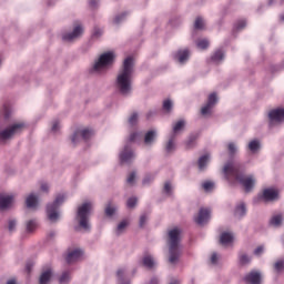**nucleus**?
Wrapping results in <instances>:
<instances>
[{
	"mask_svg": "<svg viewBox=\"0 0 284 284\" xmlns=\"http://www.w3.org/2000/svg\"><path fill=\"white\" fill-rule=\"evenodd\" d=\"M50 278H52V270L48 268L47 271L42 272V274L40 275L39 283L48 284L50 282Z\"/></svg>",
	"mask_w": 284,
	"mask_h": 284,
	"instance_id": "aec40b11",
	"label": "nucleus"
},
{
	"mask_svg": "<svg viewBox=\"0 0 284 284\" xmlns=\"http://www.w3.org/2000/svg\"><path fill=\"white\" fill-rule=\"evenodd\" d=\"M136 179V173H131L128 179H126V183H129L130 185H132V183H134V180Z\"/></svg>",
	"mask_w": 284,
	"mask_h": 284,
	"instance_id": "a18cd8bd",
	"label": "nucleus"
},
{
	"mask_svg": "<svg viewBox=\"0 0 284 284\" xmlns=\"http://www.w3.org/2000/svg\"><path fill=\"white\" fill-rule=\"evenodd\" d=\"M217 101V98H216V93H211L209 95V100H207V103L206 105H204L202 109H201V112L203 115L205 114H210V110H212L213 105L216 103Z\"/></svg>",
	"mask_w": 284,
	"mask_h": 284,
	"instance_id": "dca6fc26",
	"label": "nucleus"
},
{
	"mask_svg": "<svg viewBox=\"0 0 284 284\" xmlns=\"http://www.w3.org/2000/svg\"><path fill=\"white\" fill-rule=\"evenodd\" d=\"M98 3H99V1H97V0H90L89 1L90 8H97Z\"/></svg>",
	"mask_w": 284,
	"mask_h": 284,
	"instance_id": "680f3d73",
	"label": "nucleus"
},
{
	"mask_svg": "<svg viewBox=\"0 0 284 284\" xmlns=\"http://www.w3.org/2000/svg\"><path fill=\"white\" fill-rule=\"evenodd\" d=\"M81 258H83V252L81 251V248L69 251L65 256V261L69 265L72 263H77V261H81Z\"/></svg>",
	"mask_w": 284,
	"mask_h": 284,
	"instance_id": "ddd939ff",
	"label": "nucleus"
},
{
	"mask_svg": "<svg viewBox=\"0 0 284 284\" xmlns=\"http://www.w3.org/2000/svg\"><path fill=\"white\" fill-rule=\"evenodd\" d=\"M181 230L169 231V263H176L181 258Z\"/></svg>",
	"mask_w": 284,
	"mask_h": 284,
	"instance_id": "7ed1b4c3",
	"label": "nucleus"
},
{
	"mask_svg": "<svg viewBox=\"0 0 284 284\" xmlns=\"http://www.w3.org/2000/svg\"><path fill=\"white\" fill-rule=\"evenodd\" d=\"M23 128H26V123L19 122L9 125L6 129H0V141H10L14 134H19L20 132H23Z\"/></svg>",
	"mask_w": 284,
	"mask_h": 284,
	"instance_id": "39448f33",
	"label": "nucleus"
},
{
	"mask_svg": "<svg viewBox=\"0 0 284 284\" xmlns=\"http://www.w3.org/2000/svg\"><path fill=\"white\" fill-rule=\"evenodd\" d=\"M60 284H68L70 283V272H64L59 278Z\"/></svg>",
	"mask_w": 284,
	"mask_h": 284,
	"instance_id": "2f4dec72",
	"label": "nucleus"
},
{
	"mask_svg": "<svg viewBox=\"0 0 284 284\" xmlns=\"http://www.w3.org/2000/svg\"><path fill=\"white\" fill-rule=\"evenodd\" d=\"M125 227H128V221L120 222V224L118 225V232L125 230Z\"/></svg>",
	"mask_w": 284,
	"mask_h": 284,
	"instance_id": "49530a36",
	"label": "nucleus"
},
{
	"mask_svg": "<svg viewBox=\"0 0 284 284\" xmlns=\"http://www.w3.org/2000/svg\"><path fill=\"white\" fill-rule=\"evenodd\" d=\"M230 154H236V145L234 143H229Z\"/></svg>",
	"mask_w": 284,
	"mask_h": 284,
	"instance_id": "09e8293b",
	"label": "nucleus"
},
{
	"mask_svg": "<svg viewBox=\"0 0 284 284\" xmlns=\"http://www.w3.org/2000/svg\"><path fill=\"white\" fill-rule=\"evenodd\" d=\"M125 18V13H123L122 16H118L114 19V23H121V19Z\"/></svg>",
	"mask_w": 284,
	"mask_h": 284,
	"instance_id": "052dcab7",
	"label": "nucleus"
},
{
	"mask_svg": "<svg viewBox=\"0 0 284 284\" xmlns=\"http://www.w3.org/2000/svg\"><path fill=\"white\" fill-rule=\"evenodd\" d=\"M209 162H210V154L202 155L197 161L199 170L201 171L205 170V165H207Z\"/></svg>",
	"mask_w": 284,
	"mask_h": 284,
	"instance_id": "393cba45",
	"label": "nucleus"
},
{
	"mask_svg": "<svg viewBox=\"0 0 284 284\" xmlns=\"http://www.w3.org/2000/svg\"><path fill=\"white\" fill-rule=\"evenodd\" d=\"M154 139H156V131H149L144 135L145 145H152L154 143Z\"/></svg>",
	"mask_w": 284,
	"mask_h": 284,
	"instance_id": "4be33fe9",
	"label": "nucleus"
},
{
	"mask_svg": "<svg viewBox=\"0 0 284 284\" xmlns=\"http://www.w3.org/2000/svg\"><path fill=\"white\" fill-rule=\"evenodd\" d=\"M143 266L152 270V267H154V258H152L150 255H145L143 257Z\"/></svg>",
	"mask_w": 284,
	"mask_h": 284,
	"instance_id": "cd10ccee",
	"label": "nucleus"
},
{
	"mask_svg": "<svg viewBox=\"0 0 284 284\" xmlns=\"http://www.w3.org/2000/svg\"><path fill=\"white\" fill-rule=\"evenodd\" d=\"M150 284H159V280L156 277H153L151 280Z\"/></svg>",
	"mask_w": 284,
	"mask_h": 284,
	"instance_id": "0e129e2a",
	"label": "nucleus"
},
{
	"mask_svg": "<svg viewBox=\"0 0 284 284\" xmlns=\"http://www.w3.org/2000/svg\"><path fill=\"white\" fill-rule=\"evenodd\" d=\"M136 121H139V113H133L129 118V123H130V125H136Z\"/></svg>",
	"mask_w": 284,
	"mask_h": 284,
	"instance_id": "ea45409f",
	"label": "nucleus"
},
{
	"mask_svg": "<svg viewBox=\"0 0 284 284\" xmlns=\"http://www.w3.org/2000/svg\"><path fill=\"white\" fill-rule=\"evenodd\" d=\"M92 211V203L87 202L78 207L77 219L82 230H90V212Z\"/></svg>",
	"mask_w": 284,
	"mask_h": 284,
	"instance_id": "20e7f679",
	"label": "nucleus"
},
{
	"mask_svg": "<svg viewBox=\"0 0 284 284\" xmlns=\"http://www.w3.org/2000/svg\"><path fill=\"white\" fill-rule=\"evenodd\" d=\"M260 148H261V143L257 140H253L248 143V150L251 152H258Z\"/></svg>",
	"mask_w": 284,
	"mask_h": 284,
	"instance_id": "c85d7f7f",
	"label": "nucleus"
},
{
	"mask_svg": "<svg viewBox=\"0 0 284 284\" xmlns=\"http://www.w3.org/2000/svg\"><path fill=\"white\" fill-rule=\"evenodd\" d=\"M219 261V255L216 254V253H213L212 255H211V263L213 264V265H216V262Z\"/></svg>",
	"mask_w": 284,
	"mask_h": 284,
	"instance_id": "603ef678",
	"label": "nucleus"
},
{
	"mask_svg": "<svg viewBox=\"0 0 284 284\" xmlns=\"http://www.w3.org/2000/svg\"><path fill=\"white\" fill-rule=\"evenodd\" d=\"M258 201H264V202H268V201H276V199H278V191L274 190V189H265L263 191V193L261 195H258Z\"/></svg>",
	"mask_w": 284,
	"mask_h": 284,
	"instance_id": "9b49d317",
	"label": "nucleus"
},
{
	"mask_svg": "<svg viewBox=\"0 0 284 284\" xmlns=\"http://www.w3.org/2000/svg\"><path fill=\"white\" fill-rule=\"evenodd\" d=\"M245 26H246L245 20H241L236 24V30H243V28H245Z\"/></svg>",
	"mask_w": 284,
	"mask_h": 284,
	"instance_id": "8fccbe9b",
	"label": "nucleus"
},
{
	"mask_svg": "<svg viewBox=\"0 0 284 284\" xmlns=\"http://www.w3.org/2000/svg\"><path fill=\"white\" fill-rule=\"evenodd\" d=\"M222 59H225V53L221 49H217L211 57V61L214 63H221Z\"/></svg>",
	"mask_w": 284,
	"mask_h": 284,
	"instance_id": "412c9836",
	"label": "nucleus"
},
{
	"mask_svg": "<svg viewBox=\"0 0 284 284\" xmlns=\"http://www.w3.org/2000/svg\"><path fill=\"white\" fill-rule=\"evenodd\" d=\"M136 136H139V133H136V132L131 133L130 136H129V141L131 143L136 141Z\"/></svg>",
	"mask_w": 284,
	"mask_h": 284,
	"instance_id": "6e6d98bb",
	"label": "nucleus"
},
{
	"mask_svg": "<svg viewBox=\"0 0 284 284\" xmlns=\"http://www.w3.org/2000/svg\"><path fill=\"white\" fill-rule=\"evenodd\" d=\"M133 159L134 152H132V149L129 145L124 146L123 151L120 153L121 163H130Z\"/></svg>",
	"mask_w": 284,
	"mask_h": 284,
	"instance_id": "2eb2a0df",
	"label": "nucleus"
},
{
	"mask_svg": "<svg viewBox=\"0 0 284 284\" xmlns=\"http://www.w3.org/2000/svg\"><path fill=\"white\" fill-rule=\"evenodd\" d=\"M17 227V221L16 220H9L8 230L9 232H12Z\"/></svg>",
	"mask_w": 284,
	"mask_h": 284,
	"instance_id": "c03bdc74",
	"label": "nucleus"
},
{
	"mask_svg": "<svg viewBox=\"0 0 284 284\" xmlns=\"http://www.w3.org/2000/svg\"><path fill=\"white\" fill-rule=\"evenodd\" d=\"M12 203H14V195L10 194H0V211L3 212L6 210H10L12 207Z\"/></svg>",
	"mask_w": 284,
	"mask_h": 284,
	"instance_id": "1a4fd4ad",
	"label": "nucleus"
},
{
	"mask_svg": "<svg viewBox=\"0 0 284 284\" xmlns=\"http://www.w3.org/2000/svg\"><path fill=\"white\" fill-rule=\"evenodd\" d=\"M268 119L271 123H282V121H284V109H275L270 111Z\"/></svg>",
	"mask_w": 284,
	"mask_h": 284,
	"instance_id": "4468645a",
	"label": "nucleus"
},
{
	"mask_svg": "<svg viewBox=\"0 0 284 284\" xmlns=\"http://www.w3.org/2000/svg\"><path fill=\"white\" fill-rule=\"evenodd\" d=\"M63 201H65V197L63 195H58L53 203L48 204L47 214L50 221L59 220V212H57V210H59V206L61 203H63Z\"/></svg>",
	"mask_w": 284,
	"mask_h": 284,
	"instance_id": "0eeeda50",
	"label": "nucleus"
},
{
	"mask_svg": "<svg viewBox=\"0 0 284 284\" xmlns=\"http://www.w3.org/2000/svg\"><path fill=\"white\" fill-rule=\"evenodd\" d=\"M197 48H200V50H207V48H210V41L206 39L199 40Z\"/></svg>",
	"mask_w": 284,
	"mask_h": 284,
	"instance_id": "473e14b6",
	"label": "nucleus"
},
{
	"mask_svg": "<svg viewBox=\"0 0 284 284\" xmlns=\"http://www.w3.org/2000/svg\"><path fill=\"white\" fill-rule=\"evenodd\" d=\"M32 270V265L27 264V271L30 272Z\"/></svg>",
	"mask_w": 284,
	"mask_h": 284,
	"instance_id": "338daca9",
	"label": "nucleus"
},
{
	"mask_svg": "<svg viewBox=\"0 0 284 284\" xmlns=\"http://www.w3.org/2000/svg\"><path fill=\"white\" fill-rule=\"evenodd\" d=\"M145 221H148V215H141L140 216V227H143V225H145Z\"/></svg>",
	"mask_w": 284,
	"mask_h": 284,
	"instance_id": "864d4df0",
	"label": "nucleus"
},
{
	"mask_svg": "<svg viewBox=\"0 0 284 284\" xmlns=\"http://www.w3.org/2000/svg\"><path fill=\"white\" fill-rule=\"evenodd\" d=\"M83 34V27L79 23L74 24L73 31L71 33H65L62 36L63 41H74V39H79Z\"/></svg>",
	"mask_w": 284,
	"mask_h": 284,
	"instance_id": "9d476101",
	"label": "nucleus"
},
{
	"mask_svg": "<svg viewBox=\"0 0 284 284\" xmlns=\"http://www.w3.org/2000/svg\"><path fill=\"white\" fill-rule=\"evenodd\" d=\"M274 270L277 274H281L284 272V260H278L274 264Z\"/></svg>",
	"mask_w": 284,
	"mask_h": 284,
	"instance_id": "c756f323",
	"label": "nucleus"
},
{
	"mask_svg": "<svg viewBox=\"0 0 284 284\" xmlns=\"http://www.w3.org/2000/svg\"><path fill=\"white\" fill-rule=\"evenodd\" d=\"M245 281L250 284H261V273L252 271L245 276Z\"/></svg>",
	"mask_w": 284,
	"mask_h": 284,
	"instance_id": "f3484780",
	"label": "nucleus"
},
{
	"mask_svg": "<svg viewBox=\"0 0 284 284\" xmlns=\"http://www.w3.org/2000/svg\"><path fill=\"white\" fill-rule=\"evenodd\" d=\"M164 192L170 194L172 192V184L170 182H165L164 184Z\"/></svg>",
	"mask_w": 284,
	"mask_h": 284,
	"instance_id": "de8ad7c7",
	"label": "nucleus"
},
{
	"mask_svg": "<svg viewBox=\"0 0 284 284\" xmlns=\"http://www.w3.org/2000/svg\"><path fill=\"white\" fill-rule=\"evenodd\" d=\"M92 134H94V133L90 129L78 130L74 132L71 141L74 145H77V143H79V141H81V139L83 141H88V139H90L92 136Z\"/></svg>",
	"mask_w": 284,
	"mask_h": 284,
	"instance_id": "6e6552de",
	"label": "nucleus"
},
{
	"mask_svg": "<svg viewBox=\"0 0 284 284\" xmlns=\"http://www.w3.org/2000/svg\"><path fill=\"white\" fill-rule=\"evenodd\" d=\"M175 59H178L179 63H185L190 59V50L184 49L180 50L175 54Z\"/></svg>",
	"mask_w": 284,
	"mask_h": 284,
	"instance_id": "6ab92c4d",
	"label": "nucleus"
},
{
	"mask_svg": "<svg viewBox=\"0 0 284 284\" xmlns=\"http://www.w3.org/2000/svg\"><path fill=\"white\" fill-rule=\"evenodd\" d=\"M234 242V235L230 232H224L220 236V243L221 245H230Z\"/></svg>",
	"mask_w": 284,
	"mask_h": 284,
	"instance_id": "a211bd4d",
	"label": "nucleus"
},
{
	"mask_svg": "<svg viewBox=\"0 0 284 284\" xmlns=\"http://www.w3.org/2000/svg\"><path fill=\"white\" fill-rule=\"evenodd\" d=\"M210 214H212L210 209H200L197 216L194 219L195 223H197V225H205V223L210 221Z\"/></svg>",
	"mask_w": 284,
	"mask_h": 284,
	"instance_id": "f8f14e48",
	"label": "nucleus"
},
{
	"mask_svg": "<svg viewBox=\"0 0 284 284\" xmlns=\"http://www.w3.org/2000/svg\"><path fill=\"white\" fill-rule=\"evenodd\" d=\"M271 225H274V227H278L283 223V215L277 214L273 215L270 220Z\"/></svg>",
	"mask_w": 284,
	"mask_h": 284,
	"instance_id": "a878e982",
	"label": "nucleus"
},
{
	"mask_svg": "<svg viewBox=\"0 0 284 284\" xmlns=\"http://www.w3.org/2000/svg\"><path fill=\"white\" fill-rule=\"evenodd\" d=\"M250 261H252V258H250V256H247V254L240 255L241 265H247V263H250Z\"/></svg>",
	"mask_w": 284,
	"mask_h": 284,
	"instance_id": "e433bc0d",
	"label": "nucleus"
},
{
	"mask_svg": "<svg viewBox=\"0 0 284 284\" xmlns=\"http://www.w3.org/2000/svg\"><path fill=\"white\" fill-rule=\"evenodd\" d=\"M49 189L50 187L48 186V183H45V182L41 183V186H40L41 192H48Z\"/></svg>",
	"mask_w": 284,
	"mask_h": 284,
	"instance_id": "4d7b16f0",
	"label": "nucleus"
},
{
	"mask_svg": "<svg viewBox=\"0 0 284 284\" xmlns=\"http://www.w3.org/2000/svg\"><path fill=\"white\" fill-rule=\"evenodd\" d=\"M123 274H125V271H123V270H118L116 276H118V278H119V281H120V284H129V283H124V282H123Z\"/></svg>",
	"mask_w": 284,
	"mask_h": 284,
	"instance_id": "37998d69",
	"label": "nucleus"
},
{
	"mask_svg": "<svg viewBox=\"0 0 284 284\" xmlns=\"http://www.w3.org/2000/svg\"><path fill=\"white\" fill-rule=\"evenodd\" d=\"M245 212H246L245 203H241L235 209L236 216H245Z\"/></svg>",
	"mask_w": 284,
	"mask_h": 284,
	"instance_id": "7c9ffc66",
	"label": "nucleus"
},
{
	"mask_svg": "<svg viewBox=\"0 0 284 284\" xmlns=\"http://www.w3.org/2000/svg\"><path fill=\"white\" fill-rule=\"evenodd\" d=\"M183 128H185L184 120H180V121L175 122L173 125V134H179L181 132V130H183Z\"/></svg>",
	"mask_w": 284,
	"mask_h": 284,
	"instance_id": "bb28decb",
	"label": "nucleus"
},
{
	"mask_svg": "<svg viewBox=\"0 0 284 284\" xmlns=\"http://www.w3.org/2000/svg\"><path fill=\"white\" fill-rule=\"evenodd\" d=\"M114 63V52L102 53L93 65L94 72H103L109 65Z\"/></svg>",
	"mask_w": 284,
	"mask_h": 284,
	"instance_id": "423d86ee",
	"label": "nucleus"
},
{
	"mask_svg": "<svg viewBox=\"0 0 284 284\" xmlns=\"http://www.w3.org/2000/svg\"><path fill=\"white\" fill-rule=\"evenodd\" d=\"M26 203H27V207H37L39 200H38L37 195L30 194L27 197Z\"/></svg>",
	"mask_w": 284,
	"mask_h": 284,
	"instance_id": "b1692460",
	"label": "nucleus"
},
{
	"mask_svg": "<svg viewBox=\"0 0 284 284\" xmlns=\"http://www.w3.org/2000/svg\"><path fill=\"white\" fill-rule=\"evenodd\" d=\"M134 72V59L129 57L124 60L122 69L116 78V88L120 94L126 95L132 91V73Z\"/></svg>",
	"mask_w": 284,
	"mask_h": 284,
	"instance_id": "f03ea898",
	"label": "nucleus"
},
{
	"mask_svg": "<svg viewBox=\"0 0 284 284\" xmlns=\"http://www.w3.org/2000/svg\"><path fill=\"white\" fill-rule=\"evenodd\" d=\"M163 110H164V112H170L172 110V101L171 100L163 101Z\"/></svg>",
	"mask_w": 284,
	"mask_h": 284,
	"instance_id": "58836bf2",
	"label": "nucleus"
},
{
	"mask_svg": "<svg viewBox=\"0 0 284 284\" xmlns=\"http://www.w3.org/2000/svg\"><path fill=\"white\" fill-rule=\"evenodd\" d=\"M174 150H175L174 139H171V140H169V142L166 143L165 151H166L168 153H170V152H174Z\"/></svg>",
	"mask_w": 284,
	"mask_h": 284,
	"instance_id": "f704fd0d",
	"label": "nucleus"
},
{
	"mask_svg": "<svg viewBox=\"0 0 284 284\" xmlns=\"http://www.w3.org/2000/svg\"><path fill=\"white\" fill-rule=\"evenodd\" d=\"M7 284H17V281H16V280H9V281L7 282Z\"/></svg>",
	"mask_w": 284,
	"mask_h": 284,
	"instance_id": "69168bd1",
	"label": "nucleus"
},
{
	"mask_svg": "<svg viewBox=\"0 0 284 284\" xmlns=\"http://www.w3.org/2000/svg\"><path fill=\"white\" fill-rule=\"evenodd\" d=\"M151 116H152V112H149V113L146 114V118L150 119Z\"/></svg>",
	"mask_w": 284,
	"mask_h": 284,
	"instance_id": "774afa93",
	"label": "nucleus"
},
{
	"mask_svg": "<svg viewBox=\"0 0 284 284\" xmlns=\"http://www.w3.org/2000/svg\"><path fill=\"white\" fill-rule=\"evenodd\" d=\"M203 190H205V192H210L211 190H214V183L206 181L202 184Z\"/></svg>",
	"mask_w": 284,
	"mask_h": 284,
	"instance_id": "c9c22d12",
	"label": "nucleus"
},
{
	"mask_svg": "<svg viewBox=\"0 0 284 284\" xmlns=\"http://www.w3.org/2000/svg\"><path fill=\"white\" fill-rule=\"evenodd\" d=\"M114 212H116V209L112 207L111 205H108L105 207V214L106 216H112L114 214Z\"/></svg>",
	"mask_w": 284,
	"mask_h": 284,
	"instance_id": "79ce46f5",
	"label": "nucleus"
},
{
	"mask_svg": "<svg viewBox=\"0 0 284 284\" xmlns=\"http://www.w3.org/2000/svg\"><path fill=\"white\" fill-rule=\"evenodd\" d=\"M195 30H203L205 28V22L203 21V18H196L194 22Z\"/></svg>",
	"mask_w": 284,
	"mask_h": 284,
	"instance_id": "72a5a7b5",
	"label": "nucleus"
},
{
	"mask_svg": "<svg viewBox=\"0 0 284 284\" xmlns=\"http://www.w3.org/2000/svg\"><path fill=\"white\" fill-rule=\"evenodd\" d=\"M150 181H154V176L152 175H146L143 180V185H148V183H150Z\"/></svg>",
	"mask_w": 284,
	"mask_h": 284,
	"instance_id": "3c124183",
	"label": "nucleus"
},
{
	"mask_svg": "<svg viewBox=\"0 0 284 284\" xmlns=\"http://www.w3.org/2000/svg\"><path fill=\"white\" fill-rule=\"evenodd\" d=\"M136 203H138L136 197H130V199L128 200V202H126V206H128V207H135Z\"/></svg>",
	"mask_w": 284,
	"mask_h": 284,
	"instance_id": "a19ab883",
	"label": "nucleus"
},
{
	"mask_svg": "<svg viewBox=\"0 0 284 284\" xmlns=\"http://www.w3.org/2000/svg\"><path fill=\"white\" fill-rule=\"evenodd\" d=\"M59 130V122H54L52 125V132H57Z\"/></svg>",
	"mask_w": 284,
	"mask_h": 284,
	"instance_id": "e2e57ef3",
	"label": "nucleus"
},
{
	"mask_svg": "<svg viewBox=\"0 0 284 284\" xmlns=\"http://www.w3.org/2000/svg\"><path fill=\"white\" fill-rule=\"evenodd\" d=\"M255 256H261L263 254V246H257L254 251Z\"/></svg>",
	"mask_w": 284,
	"mask_h": 284,
	"instance_id": "5fc2aeb1",
	"label": "nucleus"
},
{
	"mask_svg": "<svg viewBox=\"0 0 284 284\" xmlns=\"http://www.w3.org/2000/svg\"><path fill=\"white\" fill-rule=\"evenodd\" d=\"M101 34H103V31H101V29H94L93 31V37H101Z\"/></svg>",
	"mask_w": 284,
	"mask_h": 284,
	"instance_id": "bf43d9fd",
	"label": "nucleus"
},
{
	"mask_svg": "<svg viewBox=\"0 0 284 284\" xmlns=\"http://www.w3.org/2000/svg\"><path fill=\"white\" fill-rule=\"evenodd\" d=\"M3 116H4L6 120L10 119V109L9 108H4Z\"/></svg>",
	"mask_w": 284,
	"mask_h": 284,
	"instance_id": "13d9d810",
	"label": "nucleus"
},
{
	"mask_svg": "<svg viewBox=\"0 0 284 284\" xmlns=\"http://www.w3.org/2000/svg\"><path fill=\"white\" fill-rule=\"evenodd\" d=\"M34 230H37V222L31 220L27 223V232H34Z\"/></svg>",
	"mask_w": 284,
	"mask_h": 284,
	"instance_id": "4c0bfd02",
	"label": "nucleus"
},
{
	"mask_svg": "<svg viewBox=\"0 0 284 284\" xmlns=\"http://www.w3.org/2000/svg\"><path fill=\"white\" fill-rule=\"evenodd\" d=\"M196 139H199V133L191 134L189 136L187 141L185 142L186 150H192V148L196 145Z\"/></svg>",
	"mask_w": 284,
	"mask_h": 284,
	"instance_id": "5701e85b",
	"label": "nucleus"
},
{
	"mask_svg": "<svg viewBox=\"0 0 284 284\" xmlns=\"http://www.w3.org/2000/svg\"><path fill=\"white\" fill-rule=\"evenodd\" d=\"M223 172L227 181H237L244 187L245 192H252L254 189L256 179L253 175L243 174L245 169L242 164L230 162L224 165Z\"/></svg>",
	"mask_w": 284,
	"mask_h": 284,
	"instance_id": "f257e3e1",
	"label": "nucleus"
}]
</instances>
